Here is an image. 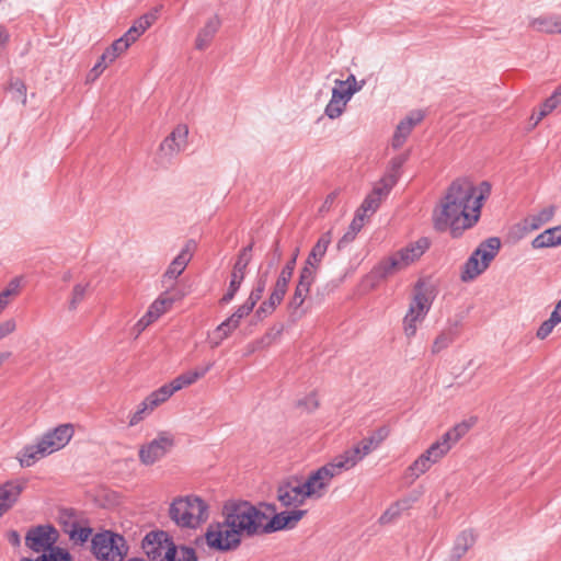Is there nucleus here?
Segmentation results:
<instances>
[{"instance_id":"nucleus-1","label":"nucleus","mask_w":561,"mask_h":561,"mask_svg":"<svg viewBox=\"0 0 561 561\" xmlns=\"http://www.w3.org/2000/svg\"><path fill=\"white\" fill-rule=\"evenodd\" d=\"M490 194L491 184L486 181L474 186L466 179L455 180L434 209V228L437 231L471 228L479 220L482 204Z\"/></svg>"},{"instance_id":"nucleus-2","label":"nucleus","mask_w":561,"mask_h":561,"mask_svg":"<svg viewBox=\"0 0 561 561\" xmlns=\"http://www.w3.org/2000/svg\"><path fill=\"white\" fill-rule=\"evenodd\" d=\"M430 245L431 241L426 237L409 242L407 245L380 260L373 267L369 276L375 282H380L407 270L424 255V253L430 249Z\"/></svg>"},{"instance_id":"nucleus-3","label":"nucleus","mask_w":561,"mask_h":561,"mask_svg":"<svg viewBox=\"0 0 561 561\" xmlns=\"http://www.w3.org/2000/svg\"><path fill=\"white\" fill-rule=\"evenodd\" d=\"M222 515L241 539L264 534L267 516L249 502L227 503L222 508Z\"/></svg>"},{"instance_id":"nucleus-4","label":"nucleus","mask_w":561,"mask_h":561,"mask_svg":"<svg viewBox=\"0 0 561 561\" xmlns=\"http://www.w3.org/2000/svg\"><path fill=\"white\" fill-rule=\"evenodd\" d=\"M169 516L180 528L196 529L209 518V505L194 494L178 496L170 504Z\"/></svg>"},{"instance_id":"nucleus-5","label":"nucleus","mask_w":561,"mask_h":561,"mask_svg":"<svg viewBox=\"0 0 561 561\" xmlns=\"http://www.w3.org/2000/svg\"><path fill=\"white\" fill-rule=\"evenodd\" d=\"M73 435V428L70 424H62L47 432L35 443L25 446L19 456L22 467H31L37 460L64 448Z\"/></svg>"},{"instance_id":"nucleus-6","label":"nucleus","mask_w":561,"mask_h":561,"mask_svg":"<svg viewBox=\"0 0 561 561\" xmlns=\"http://www.w3.org/2000/svg\"><path fill=\"white\" fill-rule=\"evenodd\" d=\"M501 248V241L496 237H491L481 242L463 264L461 271V280L470 282L482 274L494 260Z\"/></svg>"},{"instance_id":"nucleus-7","label":"nucleus","mask_w":561,"mask_h":561,"mask_svg":"<svg viewBox=\"0 0 561 561\" xmlns=\"http://www.w3.org/2000/svg\"><path fill=\"white\" fill-rule=\"evenodd\" d=\"M91 551L99 561H123L128 553V546L123 536L105 530L92 537Z\"/></svg>"},{"instance_id":"nucleus-8","label":"nucleus","mask_w":561,"mask_h":561,"mask_svg":"<svg viewBox=\"0 0 561 561\" xmlns=\"http://www.w3.org/2000/svg\"><path fill=\"white\" fill-rule=\"evenodd\" d=\"M346 471L340 460L334 457L329 463L310 473L306 481L301 482L304 494L308 499H320L323 496L332 479Z\"/></svg>"},{"instance_id":"nucleus-9","label":"nucleus","mask_w":561,"mask_h":561,"mask_svg":"<svg viewBox=\"0 0 561 561\" xmlns=\"http://www.w3.org/2000/svg\"><path fill=\"white\" fill-rule=\"evenodd\" d=\"M205 541L210 550L228 552L236 550L242 539L238 531L224 517L222 522L211 523L205 533Z\"/></svg>"},{"instance_id":"nucleus-10","label":"nucleus","mask_w":561,"mask_h":561,"mask_svg":"<svg viewBox=\"0 0 561 561\" xmlns=\"http://www.w3.org/2000/svg\"><path fill=\"white\" fill-rule=\"evenodd\" d=\"M388 430L386 427L379 428V438L370 436L360 440V443L343 454L336 456L342 467L347 471L354 468L365 456L375 450L380 443L387 437Z\"/></svg>"},{"instance_id":"nucleus-11","label":"nucleus","mask_w":561,"mask_h":561,"mask_svg":"<svg viewBox=\"0 0 561 561\" xmlns=\"http://www.w3.org/2000/svg\"><path fill=\"white\" fill-rule=\"evenodd\" d=\"M57 540L58 531L49 524L32 527L25 536L26 547L34 552H50L51 549H55Z\"/></svg>"},{"instance_id":"nucleus-12","label":"nucleus","mask_w":561,"mask_h":561,"mask_svg":"<svg viewBox=\"0 0 561 561\" xmlns=\"http://www.w3.org/2000/svg\"><path fill=\"white\" fill-rule=\"evenodd\" d=\"M434 298L433 287L423 280H419L414 286L413 297L407 313L424 321L431 310Z\"/></svg>"},{"instance_id":"nucleus-13","label":"nucleus","mask_w":561,"mask_h":561,"mask_svg":"<svg viewBox=\"0 0 561 561\" xmlns=\"http://www.w3.org/2000/svg\"><path fill=\"white\" fill-rule=\"evenodd\" d=\"M252 247V244H249L248 247L243 248L240 251L238 259L233 265L228 290L221 297L220 304H229L234 298L237 291L239 290L244 279L247 267L251 261Z\"/></svg>"},{"instance_id":"nucleus-14","label":"nucleus","mask_w":561,"mask_h":561,"mask_svg":"<svg viewBox=\"0 0 561 561\" xmlns=\"http://www.w3.org/2000/svg\"><path fill=\"white\" fill-rule=\"evenodd\" d=\"M172 446V436L167 433H161L158 437L140 447L139 459L146 466L153 465L164 457Z\"/></svg>"},{"instance_id":"nucleus-15","label":"nucleus","mask_w":561,"mask_h":561,"mask_svg":"<svg viewBox=\"0 0 561 561\" xmlns=\"http://www.w3.org/2000/svg\"><path fill=\"white\" fill-rule=\"evenodd\" d=\"M172 539L165 531H150L142 541L147 561H167L165 551L172 546Z\"/></svg>"},{"instance_id":"nucleus-16","label":"nucleus","mask_w":561,"mask_h":561,"mask_svg":"<svg viewBox=\"0 0 561 561\" xmlns=\"http://www.w3.org/2000/svg\"><path fill=\"white\" fill-rule=\"evenodd\" d=\"M196 249L194 240H188L182 248L180 253L173 259L163 274V285L165 287H172L175 279L184 272L187 264L193 257V253Z\"/></svg>"},{"instance_id":"nucleus-17","label":"nucleus","mask_w":561,"mask_h":561,"mask_svg":"<svg viewBox=\"0 0 561 561\" xmlns=\"http://www.w3.org/2000/svg\"><path fill=\"white\" fill-rule=\"evenodd\" d=\"M188 127L179 124L160 145V153L165 158H172L187 147Z\"/></svg>"},{"instance_id":"nucleus-18","label":"nucleus","mask_w":561,"mask_h":561,"mask_svg":"<svg viewBox=\"0 0 561 561\" xmlns=\"http://www.w3.org/2000/svg\"><path fill=\"white\" fill-rule=\"evenodd\" d=\"M307 495L304 494L301 482L298 480H287L277 488V500L283 506L297 507L305 503Z\"/></svg>"},{"instance_id":"nucleus-19","label":"nucleus","mask_w":561,"mask_h":561,"mask_svg":"<svg viewBox=\"0 0 561 561\" xmlns=\"http://www.w3.org/2000/svg\"><path fill=\"white\" fill-rule=\"evenodd\" d=\"M26 486L22 479L8 480L0 485V517L14 506Z\"/></svg>"},{"instance_id":"nucleus-20","label":"nucleus","mask_w":561,"mask_h":561,"mask_svg":"<svg viewBox=\"0 0 561 561\" xmlns=\"http://www.w3.org/2000/svg\"><path fill=\"white\" fill-rule=\"evenodd\" d=\"M305 510L284 511L275 514L270 520H265L264 534L293 528L305 516Z\"/></svg>"},{"instance_id":"nucleus-21","label":"nucleus","mask_w":561,"mask_h":561,"mask_svg":"<svg viewBox=\"0 0 561 561\" xmlns=\"http://www.w3.org/2000/svg\"><path fill=\"white\" fill-rule=\"evenodd\" d=\"M423 114L420 111L410 113L405 118L400 121V123L397 125V128L394 130V134L391 139V147L394 150L400 149L410 134L412 133L413 128L422 122Z\"/></svg>"},{"instance_id":"nucleus-22","label":"nucleus","mask_w":561,"mask_h":561,"mask_svg":"<svg viewBox=\"0 0 561 561\" xmlns=\"http://www.w3.org/2000/svg\"><path fill=\"white\" fill-rule=\"evenodd\" d=\"M316 279V274L311 270L302 268L300 271L299 280L295 289L294 297L290 300V307L297 309L304 304L311 285Z\"/></svg>"},{"instance_id":"nucleus-23","label":"nucleus","mask_w":561,"mask_h":561,"mask_svg":"<svg viewBox=\"0 0 561 561\" xmlns=\"http://www.w3.org/2000/svg\"><path fill=\"white\" fill-rule=\"evenodd\" d=\"M529 26L537 32L561 35V14H548L534 18Z\"/></svg>"},{"instance_id":"nucleus-24","label":"nucleus","mask_w":561,"mask_h":561,"mask_svg":"<svg viewBox=\"0 0 561 561\" xmlns=\"http://www.w3.org/2000/svg\"><path fill=\"white\" fill-rule=\"evenodd\" d=\"M220 19L217 15L211 16L206 22L205 26L202 27L195 39V48L198 50L206 49L211 43L214 36L220 27Z\"/></svg>"},{"instance_id":"nucleus-25","label":"nucleus","mask_w":561,"mask_h":561,"mask_svg":"<svg viewBox=\"0 0 561 561\" xmlns=\"http://www.w3.org/2000/svg\"><path fill=\"white\" fill-rule=\"evenodd\" d=\"M559 245H561V225L546 229L531 241L534 249L556 248Z\"/></svg>"},{"instance_id":"nucleus-26","label":"nucleus","mask_w":561,"mask_h":561,"mask_svg":"<svg viewBox=\"0 0 561 561\" xmlns=\"http://www.w3.org/2000/svg\"><path fill=\"white\" fill-rule=\"evenodd\" d=\"M211 367L213 363H209L205 367H197L194 370L185 371L178 376L176 378H174L170 383L174 391L176 392L186 386L193 385L198 379L204 377L210 370Z\"/></svg>"},{"instance_id":"nucleus-27","label":"nucleus","mask_w":561,"mask_h":561,"mask_svg":"<svg viewBox=\"0 0 561 561\" xmlns=\"http://www.w3.org/2000/svg\"><path fill=\"white\" fill-rule=\"evenodd\" d=\"M476 542V536L472 530H463L456 538L451 552L450 559L451 561L460 560L467 551L473 546Z\"/></svg>"},{"instance_id":"nucleus-28","label":"nucleus","mask_w":561,"mask_h":561,"mask_svg":"<svg viewBox=\"0 0 561 561\" xmlns=\"http://www.w3.org/2000/svg\"><path fill=\"white\" fill-rule=\"evenodd\" d=\"M459 327L460 321L449 323L448 328L444 329L434 340L432 345V353L438 354L443 350L447 348L456 339Z\"/></svg>"},{"instance_id":"nucleus-29","label":"nucleus","mask_w":561,"mask_h":561,"mask_svg":"<svg viewBox=\"0 0 561 561\" xmlns=\"http://www.w3.org/2000/svg\"><path fill=\"white\" fill-rule=\"evenodd\" d=\"M164 560L167 561H197V554L194 548L175 545L172 541V546L165 551Z\"/></svg>"},{"instance_id":"nucleus-30","label":"nucleus","mask_w":561,"mask_h":561,"mask_svg":"<svg viewBox=\"0 0 561 561\" xmlns=\"http://www.w3.org/2000/svg\"><path fill=\"white\" fill-rule=\"evenodd\" d=\"M433 465L435 463L423 453L408 467L405 478L410 479V482H414L420 476L427 472Z\"/></svg>"},{"instance_id":"nucleus-31","label":"nucleus","mask_w":561,"mask_h":561,"mask_svg":"<svg viewBox=\"0 0 561 561\" xmlns=\"http://www.w3.org/2000/svg\"><path fill=\"white\" fill-rule=\"evenodd\" d=\"M239 324L229 317L224 322H221L213 332L210 337L211 347H217L220 343L226 340L237 328Z\"/></svg>"},{"instance_id":"nucleus-32","label":"nucleus","mask_w":561,"mask_h":561,"mask_svg":"<svg viewBox=\"0 0 561 561\" xmlns=\"http://www.w3.org/2000/svg\"><path fill=\"white\" fill-rule=\"evenodd\" d=\"M476 423V419L471 417L470 420L462 421L456 424L453 428L446 432L442 438L447 442L451 447L460 440L473 426Z\"/></svg>"},{"instance_id":"nucleus-33","label":"nucleus","mask_w":561,"mask_h":561,"mask_svg":"<svg viewBox=\"0 0 561 561\" xmlns=\"http://www.w3.org/2000/svg\"><path fill=\"white\" fill-rule=\"evenodd\" d=\"M364 226V215L360 211H356L354 219L352 220L347 231L342 236L337 242V249L342 250L348 243H351L356 234L360 231Z\"/></svg>"},{"instance_id":"nucleus-34","label":"nucleus","mask_w":561,"mask_h":561,"mask_svg":"<svg viewBox=\"0 0 561 561\" xmlns=\"http://www.w3.org/2000/svg\"><path fill=\"white\" fill-rule=\"evenodd\" d=\"M554 216V207L549 206L543 208L537 215L530 216L525 220L526 227L530 230L540 228L546 222H549Z\"/></svg>"},{"instance_id":"nucleus-35","label":"nucleus","mask_w":561,"mask_h":561,"mask_svg":"<svg viewBox=\"0 0 561 561\" xmlns=\"http://www.w3.org/2000/svg\"><path fill=\"white\" fill-rule=\"evenodd\" d=\"M410 501L408 499L400 500L393 503L387 511L380 516L379 522L381 524H389L396 519L402 511L409 508Z\"/></svg>"},{"instance_id":"nucleus-36","label":"nucleus","mask_w":561,"mask_h":561,"mask_svg":"<svg viewBox=\"0 0 561 561\" xmlns=\"http://www.w3.org/2000/svg\"><path fill=\"white\" fill-rule=\"evenodd\" d=\"M451 449V446L442 437L433 443L424 453L436 463Z\"/></svg>"},{"instance_id":"nucleus-37","label":"nucleus","mask_w":561,"mask_h":561,"mask_svg":"<svg viewBox=\"0 0 561 561\" xmlns=\"http://www.w3.org/2000/svg\"><path fill=\"white\" fill-rule=\"evenodd\" d=\"M161 5L151 9L149 12L138 18L133 25L142 35L158 20Z\"/></svg>"},{"instance_id":"nucleus-38","label":"nucleus","mask_w":561,"mask_h":561,"mask_svg":"<svg viewBox=\"0 0 561 561\" xmlns=\"http://www.w3.org/2000/svg\"><path fill=\"white\" fill-rule=\"evenodd\" d=\"M93 529L81 522L76 530H71V536L68 537L73 546H83L92 536Z\"/></svg>"},{"instance_id":"nucleus-39","label":"nucleus","mask_w":561,"mask_h":561,"mask_svg":"<svg viewBox=\"0 0 561 561\" xmlns=\"http://www.w3.org/2000/svg\"><path fill=\"white\" fill-rule=\"evenodd\" d=\"M21 561H73V559L66 549L55 547L50 552L42 553L36 560L24 558Z\"/></svg>"},{"instance_id":"nucleus-40","label":"nucleus","mask_w":561,"mask_h":561,"mask_svg":"<svg viewBox=\"0 0 561 561\" xmlns=\"http://www.w3.org/2000/svg\"><path fill=\"white\" fill-rule=\"evenodd\" d=\"M327 253V249L321 248L320 245H313L311 249L308 259L306 261V265L302 268L311 270L312 273L317 274V270L319 267V264L321 263L322 259L324 257Z\"/></svg>"},{"instance_id":"nucleus-41","label":"nucleus","mask_w":561,"mask_h":561,"mask_svg":"<svg viewBox=\"0 0 561 561\" xmlns=\"http://www.w3.org/2000/svg\"><path fill=\"white\" fill-rule=\"evenodd\" d=\"M348 102L335 99L331 96V100L327 104L324 108V114L330 119H336L339 118L345 111L346 105Z\"/></svg>"},{"instance_id":"nucleus-42","label":"nucleus","mask_w":561,"mask_h":561,"mask_svg":"<svg viewBox=\"0 0 561 561\" xmlns=\"http://www.w3.org/2000/svg\"><path fill=\"white\" fill-rule=\"evenodd\" d=\"M396 181L393 180V176H383L376 185L374 186L371 193L378 197H380V201L385 199L391 188L396 185Z\"/></svg>"},{"instance_id":"nucleus-43","label":"nucleus","mask_w":561,"mask_h":561,"mask_svg":"<svg viewBox=\"0 0 561 561\" xmlns=\"http://www.w3.org/2000/svg\"><path fill=\"white\" fill-rule=\"evenodd\" d=\"M409 152L400 153L390 160L389 169L386 176H393V180L398 182L401 173L402 165L408 161Z\"/></svg>"},{"instance_id":"nucleus-44","label":"nucleus","mask_w":561,"mask_h":561,"mask_svg":"<svg viewBox=\"0 0 561 561\" xmlns=\"http://www.w3.org/2000/svg\"><path fill=\"white\" fill-rule=\"evenodd\" d=\"M172 304H173L172 298H169V297L162 295L150 305L148 312H150L153 316V318L157 320L161 314H163L168 310V308Z\"/></svg>"},{"instance_id":"nucleus-45","label":"nucleus","mask_w":561,"mask_h":561,"mask_svg":"<svg viewBox=\"0 0 561 561\" xmlns=\"http://www.w3.org/2000/svg\"><path fill=\"white\" fill-rule=\"evenodd\" d=\"M380 203V197L370 193L366 196L357 211H360L365 218L366 216L374 214L379 208Z\"/></svg>"},{"instance_id":"nucleus-46","label":"nucleus","mask_w":561,"mask_h":561,"mask_svg":"<svg viewBox=\"0 0 561 561\" xmlns=\"http://www.w3.org/2000/svg\"><path fill=\"white\" fill-rule=\"evenodd\" d=\"M266 283H267V272L260 275L256 286L252 289V291L250 293V296L247 299L249 302L252 304V306H255L256 302L261 299L262 294L265 290Z\"/></svg>"},{"instance_id":"nucleus-47","label":"nucleus","mask_w":561,"mask_h":561,"mask_svg":"<svg viewBox=\"0 0 561 561\" xmlns=\"http://www.w3.org/2000/svg\"><path fill=\"white\" fill-rule=\"evenodd\" d=\"M421 322H423V320L405 313L403 318V332L408 339H411L416 334L417 327Z\"/></svg>"},{"instance_id":"nucleus-48","label":"nucleus","mask_w":561,"mask_h":561,"mask_svg":"<svg viewBox=\"0 0 561 561\" xmlns=\"http://www.w3.org/2000/svg\"><path fill=\"white\" fill-rule=\"evenodd\" d=\"M153 410H150L149 404H147V402L144 400L137 407L136 411L130 414L129 422H128L129 426L137 425L139 422H141Z\"/></svg>"},{"instance_id":"nucleus-49","label":"nucleus","mask_w":561,"mask_h":561,"mask_svg":"<svg viewBox=\"0 0 561 561\" xmlns=\"http://www.w3.org/2000/svg\"><path fill=\"white\" fill-rule=\"evenodd\" d=\"M10 90L14 99L21 100L23 105L26 104V85L23 81L19 79L11 80Z\"/></svg>"},{"instance_id":"nucleus-50","label":"nucleus","mask_w":561,"mask_h":561,"mask_svg":"<svg viewBox=\"0 0 561 561\" xmlns=\"http://www.w3.org/2000/svg\"><path fill=\"white\" fill-rule=\"evenodd\" d=\"M559 323L560 322L550 314L549 319L543 321L540 324V327L538 328L536 336L539 340H545L546 337L549 336V334L553 331L556 325H558Z\"/></svg>"},{"instance_id":"nucleus-51","label":"nucleus","mask_w":561,"mask_h":561,"mask_svg":"<svg viewBox=\"0 0 561 561\" xmlns=\"http://www.w3.org/2000/svg\"><path fill=\"white\" fill-rule=\"evenodd\" d=\"M121 43L117 44L115 41L108 46L105 51L101 55L102 61H106L108 65L114 62L125 51L119 47Z\"/></svg>"},{"instance_id":"nucleus-52","label":"nucleus","mask_w":561,"mask_h":561,"mask_svg":"<svg viewBox=\"0 0 561 561\" xmlns=\"http://www.w3.org/2000/svg\"><path fill=\"white\" fill-rule=\"evenodd\" d=\"M280 302H282V300H280V299L275 298V296H273V295L271 294V296H270L268 300L264 301V302L259 307V309L256 310V316H257L259 318H262V317H266V316L271 314V313L274 311L275 307H276L277 305H279Z\"/></svg>"},{"instance_id":"nucleus-53","label":"nucleus","mask_w":561,"mask_h":561,"mask_svg":"<svg viewBox=\"0 0 561 561\" xmlns=\"http://www.w3.org/2000/svg\"><path fill=\"white\" fill-rule=\"evenodd\" d=\"M561 104V96L554 91L540 106L541 116H547Z\"/></svg>"},{"instance_id":"nucleus-54","label":"nucleus","mask_w":561,"mask_h":561,"mask_svg":"<svg viewBox=\"0 0 561 561\" xmlns=\"http://www.w3.org/2000/svg\"><path fill=\"white\" fill-rule=\"evenodd\" d=\"M88 285L77 284L72 290V298L69 304V309L75 310L77 306L83 300Z\"/></svg>"},{"instance_id":"nucleus-55","label":"nucleus","mask_w":561,"mask_h":561,"mask_svg":"<svg viewBox=\"0 0 561 561\" xmlns=\"http://www.w3.org/2000/svg\"><path fill=\"white\" fill-rule=\"evenodd\" d=\"M19 286L16 280L11 282L10 286L0 293V314L9 305V298L16 294V287Z\"/></svg>"},{"instance_id":"nucleus-56","label":"nucleus","mask_w":561,"mask_h":561,"mask_svg":"<svg viewBox=\"0 0 561 561\" xmlns=\"http://www.w3.org/2000/svg\"><path fill=\"white\" fill-rule=\"evenodd\" d=\"M356 93V89H347L342 85H334L332 89V96L339 100L350 102L353 95Z\"/></svg>"},{"instance_id":"nucleus-57","label":"nucleus","mask_w":561,"mask_h":561,"mask_svg":"<svg viewBox=\"0 0 561 561\" xmlns=\"http://www.w3.org/2000/svg\"><path fill=\"white\" fill-rule=\"evenodd\" d=\"M365 83V80L357 82L356 77L352 73L346 78V80L336 79L334 81V84L336 85H344L347 89H356V93L364 88Z\"/></svg>"},{"instance_id":"nucleus-58","label":"nucleus","mask_w":561,"mask_h":561,"mask_svg":"<svg viewBox=\"0 0 561 561\" xmlns=\"http://www.w3.org/2000/svg\"><path fill=\"white\" fill-rule=\"evenodd\" d=\"M280 259H282V250L279 247V241L276 240L273 244V249L267 254V267L273 268L274 266H276L278 264Z\"/></svg>"},{"instance_id":"nucleus-59","label":"nucleus","mask_w":561,"mask_h":561,"mask_svg":"<svg viewBox=\"0 0 561 561\" xmlns=\"http://www.w3.org/2000/svg\"><path fill=\"white\" fill-rule=\"evenodd\" d=\"M254 306H252L251 302H249L248 300L241 305L230 317L238 323L240 324V321L247 317L252 310H253Z\"/></svg>"},{"instance_id":"nucleus-60","label":"nucleus","mask_w":561,"mask_h":561,"mask_svg":"<svg viewBox=\"0 0 561 561\" xmlns=\"http://www.w3.org/2000/svg\"><path fill=\"white\" fill-rule=\"evenodd\" d=\"M153 321H156V319L153 318V316L150 313V312H146V314H144L139 320L138 322L135 324L134 327V331L136 333V335L138 336L142 331H145L147 329V327H149Z\"/></svg>"},{"instance_id":"nucleus-61","label":"nucleus","mask_w":561,"mask_h":561,"mask_svg":"<svg viewBox=\"0 0 561 561\" xmlns=\"http://www.w3.org/2000/svg\"><path fill=\"white\" fill-rule=\"evenodd\" d=\"M107 66L108 64L106 61H102V57H100L98 62L88 73L87 81L92 82L96 80L100 77V75L106 69Z\"/></svg>"},{"instance_id":"nucleus-62","label":"nucleus","mask_w":561,"mask_h":561,"mask_svg":"<svg viewBox=\"0 0 561 561\" xmlns=\"http://www.w3.org/2000/svg\"><path fill=\"white\" fill-rule=\"evenodd\" d=\"M16 330V322L14 319H8L0 323V341L12 334Z\"/></svg>"},{"instance_id":"nucleus-63","label":"nucleus","mask_w":561,"mask_h":561,"mask_svg":"<svg viewBox=\"0 0 561 561\" xmlns=\"http://www.w3.org/2000/svg\"><path fill=\"white\" fill-rule=\"evenodd\" d=\"M154 391L157 392V396L160 397V399L163 402H165L173 393H175V391L172 388L170 382L161 386L159 389H157Z\"/></svg>"},{"instance_id":"nucleus-64","label":"nucleus","mask_w":561,"mask_h":561,"mask_svg":"<svg viewBox=\"0 0 561 561\" xmlns=\"http://www.w3.org/2000/svg\"><path fill=\"white\" fill-rule=\"evenodd\" d=\"M291 276L289 271H282L275 284L287 289Z\"/></svg>"}]
</instances>
